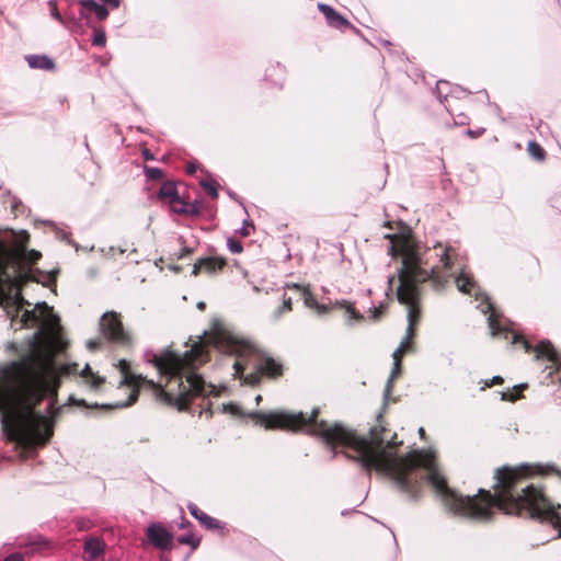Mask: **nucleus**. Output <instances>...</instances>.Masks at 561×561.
Listing matches in <instances>:
<instances>
[{
    "mask_svg": "<svg viewBox=\"0 0 561 561\" xmlns=\"http://www.w3.org/2000/svg\"><path fill=\"white\" fill-rule=\"evenodd\" d=\"M147 363L151 364L159 373V381L148 380L141 375L129 370V363L119 359L117 367L122 373L121 385L131 388L128 400L116 403L115 408H126L136 402L138 388L148 383L161 401L174 404L179 410H185L193 397H207L215 391V387L206 383L203 377L195 373V369L208 359V352L203 341L195 342L191 350L180 355L170 348L160 353L148 350L144 354Z\"/></svg>",
    "mask_w": 561,
    "mask_h": 561,
    "instance_id": "7ed1b4c3",
    "label": "nucleus"
},
{
    "mask_svg": "<svg viewBox=\"0 0 561 561\" xmlns=\"http://www.w3.org/2000/svg\"><path fill=\"white\" fill-rule=\"evenodd\" d=\"M190 253H192V249L191 248H187V247H184L182 250H181V253H180V257H184L186 255H188Z\"/></svg>",
    "mask_w": 561,
    "mask_h": 561,
    "instance_id": "a19ab883",
    "label": "nucleus"
},
{
    "mask_svg": "<svg viewBox=\"0 0 561 561\" xmlns=\"http://www.w3.org/2000/svg\"><path fill=\"white\" fill-rule=\"evenodd\" d=\"M243 230H244V234H245V236H248V234L250 233V232L247 230V228H245V227L243 228Z\"/></svg>",
    "mask_w": 561,
    "mask_h": 561,
    "instance_id": "603ef678",
    "label": "nucleus"
},
{
    "mask_svg": "<svg viewBox=\"0 0 561 561\" xmlns=\"http://www.w3.org/2000/svg\"><path fill=\"white\" fill-rule=\"evenodd\" d=\"M518 398H519V397H518L517 394H515V393H511V394H508V393H506V392H503V393H502V400L515 401V400H517Z\"/></svg>",
    "mask_w": 561,
    "mask_h": 561,
    "instance_id": "4c0bfd02",
    "label": "nucleus"
},
{
    "mask_svg": "<svg viewBox=\"0 0 561 561\" xmlns=\"http://www.w3.org/2000/svg\"><path fill=\"white\" fill-rule=\"evenodd\" d=\"M142 156L146 160H153V154L148 149L142 151Z\"/></svg>",
    "mask_w": 561,
    "mask_h": 561,
    "instance_id": "37998d69",
    "label": "nucleus"
},
{
    "mask_svg": "<svg viewBox=\"0 0 561 561\" xmlns=\"http://www.w3.org/2000/svg\"><path fill=\"white\" fill-rule=\"evenodd\" d=\"M538 472L541 473V474H548V473H557L559 476H561V472L554 467V466H551V465H548V466H538Z\"/></svg>",
    "mask_w": 561,
    "mask_h": 561,
    "instance_id": "c85d7f7f",
    "label": "nucleus"
},
{
    "mask_svg": "<svg viewBox=\"0 0 561 561\" xmlns=\"http://www.w3.org/2000/svg\"><path fill=\"white\" fill-rule=\"evenodd\" d=\"M92 44L96 47H103L106 44V36L103 30H96L93 34Z\"/></svg>",
    "mask_w": 561,
    "mask_h": 561,
    "instance_id": "393cba45",
    "label": "nucleus"
},
{
    "mask_svg": "<svg viewBox=\"0 0 561 561\" xmlns=\"http://www.w3.org/2000/svg\"><path fill=\"white\" fill-rule=\"evenodd\" d=\"M270 71H273V72L277 73V75H278V77H279V79H282L283 73H284L283 68H282L279 65H277V66H275V67L271 68V69H270ZM273 84H275V85H282V81H280V80L273 81Z\"/></svg>",
    "mask_w": 561,
    "mask_h": 561,
    "instance_id": "473e14b6",
    "label": "nucleus"
},
{
    "mask_svg": "<svg viewBox=\"0 0 561 561\" xmlns=\"http://www.w3.org/2000/svg\"><path fill=\"white\" fill-rule=\"evenodd\" d=\"M526 387H527V385H525V383H522V385L518 386L519 389H524Z\"/></svg>",
    "mask_w": 561,
    "mask_h": 561,
    "instance_id": "3c124183",
    "label": "nucleus"
},
{
    "mask_svg": "<svg viewBox=\"0 0 561 561\" xmlns=\"http://www.w3.org/2000/svg\"><path fill=\"white\" fill-rule=\"evenodd\" d=\"M527 150L534 159L539 160V161L545 159L546 152H545L543 148L538 142L529 141Z\"/></svg>",
    "mask_w": 561,
    "mask_h": 561,
    "instance_id": "412c9836",
    "label": "nucleus"
},
{
    "mask_svg": "<svg viewBox=\"0 0 561 561\" xmlns=\"http://www.w3.org/2000/svg\"><path fill=\"white\" fill-rule=\"evenodd\" d=\"M195 165L193 163H188L186 167L187 174H193L195 172Z\"/></svg>",
    "mask_w": 561,
    "mask_h": 561,
    "instance_id": "c03bdc74",
    "label": "nucleus"
},
{
    "mask_svg": "<svg viewBox=\"0 0 561 561\" xmlns=\"http://www.w3.org/2000/svg\"><path fill=\"white\" fill-rule=\"evenodd\" d=\"M228 249L232 252V253H240L242 251V245L240 244V242L229 238L228 239Z\"/></svg>",
    "mask_w": 561,
    "mask_h": 561,
    "instance_id": "c756f323",
    "label": "nucleus"
},
{
    "mask_svg": "<svg viewBox=\"0 0 561 561\" xmlns=\"http://www.w3.org/2000/svg\"><path fill=\"white\" fill-rule=\"evenodd\" d=\"M99 346H100V342L99 341H89L88 342V347L90 350H96Z\"/></svg>",
    "mask_w": 561,
    "mask_h": 561,
    "instance_id": "79ce46f5",
    "label": "nucleus"
},
{
    "mask_svg": "<svg viewBox=\"0 0 561 561\" xmlns=\"http://www.w3.org/2000/svg\"><path fill=\"white\" fill-rule=\"evenodd\" d=\"M501 382H503V378L501 376H494L491 380L485 381V386L483 387V389L485 387H492L493 385Z\"/></svg>",
    "mask_w": 561,
    "mask_h": 561,
    "instance_id": "c9c22d12",
    "label": "nucleus"
},
{
    "mask_svg": "<svg viewBox=\"0 0 561 561\" xmlns=\"http://www.w3.org/2000/svg\"><path fill=\"white\" fill-rule=\"evenodd\" d=\"M389 254L400 257L401 264L397 276L388 279L389 288L396 286L398 300L408 306L407 336L401 341L398 348L392 353L393 368L385 388V400L389 397L393 380L401 371V359L404 353L411 347V340L414 335V325L419 319L417 301L420 298V286L431 282L434 289H442L445 284L455 278L459 291L474 295L480 305L477 308L483 314L492 311L493 307L489 297L480 291L471 273L466 265V251L456 241L436 242L433 247L421 244L410 236H391Z\"/></svg>",
    "mask_w": 561,
    "mask_h": 561,
    "instance_id": "f03ea898",
    "label": "nucleus"
},
{
    "mask_svg": "<svg viewBox=\"0 0 561 561\" xmlns=\"http://www.w3.org/2000/svg\"><path fill=\"white\" fill-rule=\"evenodd\" d=\"M465 133L467 136H469L471 138H478L485 133V128L467 129Z\"/></svg>",
    "mask_w": 561,
    "mask_h": 561,
    "instance_id": "2f4dec72",
    "label": "nucleus"
},
{
    "mask_svg": "<svg viewBox=\"0 0 561 561\" xmlns=\"http://www.w3.org/2000/svg\"><path fill=\"white\" fill-rule=\"evenodd\" d=\"M205 307H206V305H205V302H204V301H199V302L197 304V308H198L199 310H204V309H205Z\"/></svg>",
    "mask_w": 561,
    "mask_h": 561,
    "instance_id": "de8ad7c7",
    "label": "nucleus"
},
{
    "mask_svg": "<svg viewBox=\"0 0 561 561\" xmlns=\"http://www.w3.org/2000/svg\"><path fill=\"white\" fill-rule=\"evenodd\" d=\"M25 59L32 69L53 70L55 68L54 60L46 55H27Z\"/></svg>",
    "mask_w": 561,
    "mask_h": 561,
    "instance_id": "4468645a",
    "label": "nucleus"
},
{
    "mask_svg": "<svg viewBox=\"0 0 561 561\" xmlns=\"http://www.w3.org/2000/svg\"><path fill=\"white\" fill-rule=\"evenodd\" d=\"M319 409L314 408L308 416L302 412L286 411L253 412L251 417L266 430H305L308 434L320 437L335 455L341 447L347 458L354 459L368 471L389 477L404 493L415 497L424 481L434 489L444 506L455 516L483 520V489L473 496H463L447 485L434 456L423 450H413L405 456L398 453L396 434L382 426H375L369 435L358 436L340 423L317 421Z\"/></svg>",
    "mask_w": 561,
    "mask_h": 561,
    "instance_id": "f257e3e1",
    "label": "nucleus"
},
{
    "mask_svg": "<svg viewBox=\"0 0 561 561\" xmlns=\"http://www.w3.org/2000/svg\"><path fill=\"white\" fill-rule=\"evenodd\" d=\"M100 330L110 341L117 344H129L130 336L124 330L119 314L115 311L105 312L100 319Z\"/></svg>",
    "mask_w": 561,
    "mask_h": 561,
    "instance_id": "0eeeda50",
    "label": "nucleus"
},
{
    "mask_svg": "<svg viewBox=\"0 0 561 561\" xmlns=\"http://www.w3.org/2000/svg\"><path fill=\"white\" fill-rule=\"evenodd\" d=\"M488 323L492 336L510 340L512 344L520 342L527 353H535V357L537 359L545 358L552 364H558L559 355L550 341L545 340L539 342L536 346H533L527 340L524 339V336L515 332L513 329H508L506 325H503L496 319L494 312L490 313Z\"/></svg>",
    "mask_w": 561,
    "mask_h": 561,
    "instance_id": "423d86ee",
    "label": "nucleus"
},
{
    "mask_svg": "<svg viewBox=\"0 0 561 561\" xmlns=\"http://www.w3.org/2000/svg\"><path fill=\"white\" fill-rule=\"evenodd\" d=\"M104 551V545L98 538H90L84 542V552L90 559H96Z\"/></svg>",
    "mask_w": 561,
    "mask_h": 561,
    "instance_id": "dca6fc26",
    "label": "nucleus"
},
{
    "mask_svg": "<svg viewBox=\"0 0 561 561\" xmlns=\"http://www.w3.org/2000/svg\"><path fill=\"white\" fill-rule=\"evenodd\" d=\"M291 310V298L284 299L283 305L279 306L274 312V319H279L285 312Z\"/></svg>",
    "mask_w": 561,
    "mask_h": 561,
    "instance_id": "b1692460",
    "label": "nucleus"
},
{
    "mask_svg": "<svg viewBox=\"0 0 561 561\" xmlns=\"http://www.w3.org/2000/svg\"><path fill=\"white\" fill-rule=\"evenodd\" d=\"M380 314H381V309L380 308H377V307H373L369 309V318L373 319L374 321L378 320L380 318Z\"/></svg>",
    "mask_w": 561,
    "mask_h": 561,
    "instance_id": "72a5a7b5",
    "label": "nucleus"
},
{
    "mask_svg": "<svg viewBox=\"0 0 561 561\" xmlns=\"http://www.w3.org/2000/svg\"><path fill=\"white\" fill-rule=\"evenodd\" d=\"M436 93H437V98L443 103L444 101H446L448 99L449 95L455 94L457 96H461V95H468L470 92L466 91L465 89H462L460 87L451 88V85L448 81L440 80L436 84Z\"/></svg>",
    "mask_w": 561,
    "mask_h": 561,
    "instance_id": "ddd939ff",
    "label": "nucleus"
},
{
    "mask_svg": "<svg viewBox=\"0 0 561 561\" xmlns=\"http://www.w3.org/2000/svg\"><path fill=\"white\" fill-rule=\"evenodd\" d=\"M170 208L173 213L179 215H197L199 213L196 203H188L180 195L169 202Z\"/></svg>",
    "mask_w": 561,
    "mask_h": 561,
    "instance_id": "f8f14e48",
    "label": "nucleus"
},
{
    "mask_svg": "<svg viewBox=\"0 0 561 561\" xmlns=\"http://www.w3.org/2000/svg\"><path fill=\"white\" fill-rule=\"evenodd\" d=\"M92 12H94L96 18L101 21L105 20L108 16V10L103 4H98Z\"/></svg>",
    "mask_w": 561,
    "mask_h": 561,
    "instance_id": "cd10ccee",
    "label": "nucleus"
},
{
    "mask_svg": "<svg viewBox=\"0 0 561 561\" xmlns=\"http://www.w3.org/2000/svg\"><path fill=\"white\" fill-rule=\"evenodd\" d=\"M226 265V260L220 256L209 255L198 259L192 270V275L196 276L201 273L207 275H216Z\"/></svg>",
    "mask_w": 561,
    "mask_h": 561,
    "instance_id": "1a4fd4ad",
    "label": "nucleus"
},
{
    "mask_svg": "<svg viewBox=\"0 0 561 561\" xmlns=\"http://www.w3.org/2000/svg\"><path fill=\"white\" fill-rule=\"evenodd\" d=\"M51 15H53V18H54V19H56V20H57V21H59L60 23H62V22H64V20H62V18H61V15L59 14V12L57 11V9H56V8H54V9H53V11H51Z\"/></svg>",
    "mask_w": 561,
    "mask_h": 561,
    "instance_id": "ea45409f",
    "label": "nucleus"
},
{
    "mask_svg": "<svg viewBox=\"0 0 561 561\" xmlns=\"http://www.w3.org/2000/svg\"><path fill=\"white\" fill-rule=\"evenodd\" d=\"M201 185L203 186V188L208 193V195L211 198H217L218 192H217V188L215 187V185L213 183H210L208 181H202Z\"/></svg>",
    "mask_w": 561,
    "mask_h": 561,
    "instance_id": "bb28decb",
    "label": "nucleus"
},
{
    "mask_svg": "<svg viewBox=\"0 0 561 561\" xmlns=\"http://www.w3.org/2000/svg\"><path fill=\"white\" fill-rule=\"evenodd\" d=\"M46 222L49 224L54 228L57 238L67 241L69 244H72V241L69 239L68 232H66L64 229L57 227L51 221H46Z\"/></svg>",
    "mask_w": 561,
    "mask_h": 561,
    "instance_id": "a878e982",
    "label": "nucleus"
},
{
    "mask_svg": "<svg viewBox=\"0 0 561 561\" xmlns=\"http://www.w3.org/2000/svg\"><path fill=\"white\" fill-rule=\"evenodd\" d=\"M468 124V116L465 114H459L458 118L455 121V125H466Z\"/></svg>",
    "mask_w": 561,
    "mask_h": 561,
    "instance_id": "e433bc0d",
    "label": "nucleus"
},
{
    "mask_svg": "<svg viewBox=\"0 0 561 561\" xmlns=\"http://www.w3.org/2000/svg\"><path fill=\"white\" fill-rule=\"evenodd\" d=\"M30 304L21 296L18 280L9 273L4 262L0 261V306L11 318V325L19 328L36 327L34 339L44 337L53 342L58 334L59 318L46 302H38L32 310L25 309Z\"/></svg>",
    "mask_w": 561,
    "mask_h": 561,
    "instance_id": "39448f33",
    "label": "nucleus"
},
{
    "mask_svg": "<svg viewBox=\"0 0 561 561\" xmlns=\"http://www.w3.org/2000/svg\"><path fill=\"white\" fill-rule=\"evenodd\" d=\"M187 508H188L190 514L194 518H196L201 523V525L203 527H205L206 529L214 530V529H222L224 528L221 523L218 519L204 513L196 504L190 503L187 505Z\"/></svg>",
    "mask_w": 561,
    "mask_h": 561,
    "instance_id": "9b49d317",
    "label": "nucleus"
},
{
    "mask_svg": "<svg viewBox=\"0 0 561 561\" xmlns=\"http://www.w3.org/2000/svg\"><path fill=\"white\" fill-rule=\"evenodd\" d=\"M3 561H24L23 556L19 552L9 554Z\"/></svg>",
    "mask_w": 561,
    "mask_h": 561,
    "instance_id": "f704fd0d",
    "label": "nucleus"
},
{
    "mask_svg": "<svg viewBox=\"0 0 561 561\" xmlns=\"http://www.w3.org/2000/svg\"><path fill=\"white\" fill-rule=\"evenodd\" d=\"M205 413L207 417H210L213 412L209 408H206L204 410L201 411V414Z\"/></svg>",
    "mask_w": 561,
    "mask_h": 561,
    "instance_id": "a18cd8bd",
    "label": "nucleus"
},
{
    "mask_svg": "<svg viewBox=\"0 0 561 561\" xmlns=\"http://www.w3.org/2000/svg\"><path fill=\"white\" fill-rule=\"evenodd\" d=\"M18 255L21 261L28 263V264L35 263L42 256L41 252H38L36 250H27L25 248H21L19 250Z\"/></svg>",
    "mask_w": 561,
    "mask_h": 561,
    "instance_id": "aec40b11",
    "label": "nucleus"
},
{
    "mask_svg": "<svg viewBox=\"0 0 561 561\" xmlns=\"http://www.w3.org/2000/svg\"><path fill=\"white\" fill-rule=\"evenodd\" d=\"M334 307H340L345 310V313L347 316V323L350 325H352L354 322H358L364 319V316L354 308V305L352 302L347 300H336Z\"/></svg>",
    "mask_w": 561,
    "mask_h": 561,
    "instance_id": "2eb2a0df",
    "label": "nucleus"
},
{
    "mask_svg": "<svg viewBox=\"0 0 561 561\" xmlns=\"http://www.w3.org/2000/svg\"><path fill=\"white\" fill-rule=\"evenodd\" d=\"M31 278L45 286L50 285L55 282L56 272H43L39 270H30Z\"/></svg>",
    "mask_w": 561,
    "mask_h": 561,
    "instance_id": "a211bd4d",
    "label": "nucleus"
},
{
    "mask_svg": "<svg viewBox=\"0 0 561 561\" xmlns=\"http://www.w3.org/2000/svg\"><path fill=\"white\" fill-rule=\"evenodd\" d=\"M70 401H71V402H75V400H73L72 398H70ZM76 403H77L78 405L87 407V404H85V401H84V400L76 401Z\"/></svg>",
    "mask_w": 561,
    "mask_h": 561,
    "instance_id": "49530a36",
    "label": "nucleus"
},
{
    "mask_svg": "<svg viewBox=\"0 0 561 561\" xmlns=\"http://www.w3.org/2000/svg\"><path fill=\"white\" fill-rule=\"evenodd\" d=\"M302 298L305 305L310 309H314L319 314L327 313L330 310V307L327 305L319 304L308 289L302 290Z\"/></svg>",
    "mask_w": 561,
    "mask_h": 561,
    "instance_id": "f3484780",
    "label": "nucleus"
},
{
    "mask_svg": "<svg viewBox=\"0 0 561 561\" xmlns=\"http://www.w3.org/2000/svg\"><path fill=\"white\" fill-rule=\"evenodd\" d=\"M208 342L231 358L233 376L244 379L248 385H256L262 375L278 376L282 367L273 358L260 351L249 340L224 328H216Z\"/></svg>",
    "mask_w": 561,
    "mask_h": 561,
    "instance_id": "20e7f679",
    "label": "nucleus"
},
{
    "mask_svg": "<svg viewBox=\"0 0 561 561\" xmlns=\"http://www.w3.org/2000/svg\"><path fill=\"white\" fill-rule=\"evenodd\" d=\"M103 3L111 5L112 8L116 9L121 4V0H101Z\"/></svg>",
    "mask_w": 561,
    "mask_h": 561,
    "instance_id": "58836bf2",
    "label": "nucleus"
},
{
    "mask_svg": "<svg viewBox=\"0 0 561 561\" xmlns=\"http://www.w3.org/2000/svg\"><path fill=\"white\" fill-rule=\"evenodd\" d=\"M419 433H420V435L423 437V436H424V434H425L424 428H423V427H420V428H419Z\"/></svg>",
    "mask_w": 561,
    "mask_h": 561,
    "instance_id": "8fccbe9b",
    "label": "nucleus"
},
{
    "mask_svg": "<svg viewBox=\"0 0 561 561\" xmlns=\"http://www.w3.org/2000/svg\"><path fill=\"white\" fill-rule=\"evenodd\" d=\"M144 171H145V175L148 180L157 181V180H161L163 176V172L159 168L145 167Z\"/></svg>",
    "mask_w": 561,
    "mask_h": 561,
    "instance_id": "5701e85b",
    "label": "nucleus"
},
{
    "mask_svg": "<svg viewBox=\"0 0 561 561\" xmlns=\"http://www.w3.org/2000/svg\"><path fill=\"white\" fill-rule=\"evenodd\" d=\"M178 541L181 545L191 546L192 550H195L201 543V539L193 534H184L178 538Z\"/></svg>",
    "mask_w": 561,
    "mask_h": 561,
    "instance_id": "4be33fe9",
    "label": "nucleus"
},
{
    "mask_svg": "<svg viewBox=\"0 0 561 561\" xmlns=\"http://www.w3.org/2000/svg\"><path fill=\"white\" fill-rule=\"evenodd\" d=\"M293 287L296 289H300V287L297 284H294Z\"/></svg>",
    "mask_w": 561,
    "mask_h": 561,
    "instance_id": "864d4df0",
    "label": "nucleus"
},
{
    "mask_svg": "<svg viewBox=\"0 0 561 561\" xmlns=\"http://www.w3.org/2000/svg\"><path fill=\"white\" fill-rule=\"evenodd\" d=\"M159 198H167L169 202L179 196L178 188L173 182H164L158 193Z\"/></svg>",
    "mask_w": 561,
    "mask_h": 561,
    "instance_id": "6ab92c4d",
    "label": "nucleus"
},
{
    "mask_svg": "<svg viewBox=\"0 0 561 561\" xmlns=\"http://www.w3.org/2000/svg\"><path fill=\"white\" fill-rule=\"evenodd\" d=\"M79 2L83 9L89 11H93L99 4L95 0H80Z\"/></svg>",
    "mask_w": 561,
    "mask_h": 561,
    "instance_id": "7c9ffc66",
    "label": "nucleus"
},
{
    "mask_svg": "<svg viewBox=\"0 0 561 561\" xmlns=\"http://www.w3.org/2000/svg\"><path fill=\"white\" fill-rule=\"evenodd\" d=\"M261 400H262V397H261L260 394H257V396L255 397V402H256V404H259V403L261 402Z\"/></svg>",
    "mask_w": 561,
    "mask_h": 561,
    "instance_id": "09e8293b",
    "label": "nucleus"
},
{
    "mask_svg": "<svg viewBox=\"0 0 561 561\" xmlns=\"http://www.w3.org/2000/svg\"><path fill=\"white\" fill-rule=\"evenodd\" d=\"M319 11L324 15L328 25L337 30H344L350 26V22L325 3H318Z\"/></svg>",
    "mask_w": 561,
    "mask_h": 561,
    "instance_id": "9d476101",
    "label": "nucleus"
},
{
    "mask_svg": "<svg viewBox=\"0 0 561 561\" xmlns=\"http://www.w3.org/2000/svg\"><path fill=\"white\" fill-rule=\"evenodd\" d=\"M148 541L157 549L167 551L172 549L173 535L161 523L154 522L146 529Z\"/></svg>",
    "mask_w": 561,
    "mask_h": 561,
    "instance_id": "6e6552de",
    "label": "nucleus"
}]
</instances>
